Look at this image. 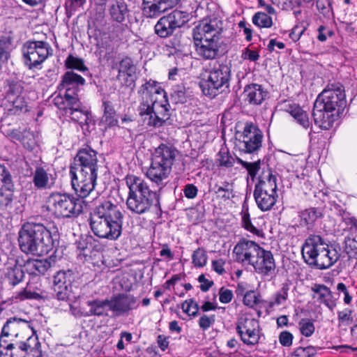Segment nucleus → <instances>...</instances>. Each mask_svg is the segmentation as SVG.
<instances>
[{
	"instance_id": "f257e3e1",
	"label": "nucleus",
	"mask_w": 357,
	"mask_h": 357,
	"mask_svg": "<svg viewBox=\"0 0 357 357\" xmlns=\"http://www.w3.org/2000/svg\"><path fill=\"white\" fill-rule=\"evenodd\" d=\"M138 93L140 96L139 115L149 126L160 127L169 119V103L166 93L160 84L150 79L142 84Z\"/></svg>"
},
{
	"instance_id": "f03ea898",
	"label": "nucleus",
	"mask_w": 357,
	"mask_h": 357,
	"mask_svg": "<svg viewBox=\"0 0 357 357\" xmlns=\"http://www.w3.org/2000/svg\"><path fill=\"white\" fill-rule=\"evenodd\" d=\"M123 215L110 201L99 204L91 213L90 227L99 238L110 241L119 238L122 232Z\"/></svg>"
},
{
	"instance_id": "7ed1b4c3",
	"label": "nucleus",
	"mask_w": 357,
	"mask_h": 357,
	"mask_svg": "<svg viewBox=\"0 0 357 357\" xmlns=\"http://www.w3.org/2000/svg\"><path fill=\"white\" fill-rule=\"evenodd\" d=\"M236 260L253 267L262 278L274 274L276 264L272 252L261 248L252 241L240 240L234 248Z\"/></svg>"
},
{
	"instance_id": "20e7f679",
	"label": "nucleus",
	"mask_w": 357,
	"mask_h": 357,
	"mask_svg": "<svg viewBox=\"0 0 357 357\" xmlns=\"http://www.w3.org/2000/svg\"><path fill=\"white\" fill-rule=\"evenodd\" d=\"M222 22L217 18L204 20L193 29L196 52L204 59H213L218 54Z\"/></svg>"
},
{
	"instance_id": "39448f33",
	"label": "nucleus",
	"mask_w": 357,
	"mask_h": 357,
	"mask_svg": "<svg viewBox=\"0 0 357 357\" xmlns=\"http://www.w3.org/2000/svg\"><path fill=\"white\" fill-rule=\"evenodd\" d=\"M301 252L306 263L319 269L330 268L339 259L337 251L330 248L319 235H310L306 238Z\"/></svg>"
},
{
	"instance_id": "423d86ee",
	"label": "nucleus",
	"mask_w": 357,
	"mask_h": 357,
	"mask_svg": "<svg viewBox=\"0 0 357 357\" xmlns=\"http://www.w3.org/2000/svg\"><path fill=\"white\" fill-rule=\"evenodd\" d=\"M129 195L128 208L137 214H143L151 210L160 211V202L156 192L151 190L145 180H127Z\"/></svg>"
},
{
	"instance_id": "0eeeda50",
	"label": "nucleus",
	"mask_w": 357,
	"mask_h": 357,
	"mask_svg": "<svg viewBox=\"0 0 357 357\" xmlns=\"http://www.w3.org/2000/svg\"><path fill=\"white\" fill-rule=\"evenodd\" d=\"M57 238L56 231L52 234L43 225L24 224V247L26 252L39 255L47 254L53 248Z\"/></svg>"
},
{
	"instance_id": "6e6552de",
	"label": "nucleus",
	"mask_w": 357,
	"mask_h": 357,
	"mask_svg": "<svg viewBox=\"0 0 357 357\" xmlns=\"http://www.w3.org/2000/svg\"><path fill=\"white\" fill-rule=\"evenodd\" d=\"M84 202L67 194L53 193L47 199V208L58 218L76 217L82 212Z\"/></svg>"
},
{
	"instance_id": "1a4fd4ad",
	"label": "nucleus",
	"mask_w": 357,
	"mask_h": 357,
	"mask_svg": "<svg viewBox=\"0 0 357 357\" xmlns=\"http://www.w3.org/2000/svg\"><path fill=\"white\" fill-rule=\"evenodd\" d=\"M230 70L227 66H219L203 75L199 86L206 96L215 97L220 90L229 87Z\"/></svg>"
},
{
	"instance_id": "9d476101",
	"label": "nucleus",
	"mask_w": 357,
	"mask_h": 357,
	"mask_svg": "<svg viewBox=\"0 0 357 357\" xmlns=\"http://www.w3.org/2000/svg\"><path fill=\"white\" fill-rule=\"evenodd\" d=\"M176 150L172 146L160 144L155 149L152 157L151 167L149 174L152 178L167 177L172 169Z\"/></svg>"
},
{
	"instance_id": "9b49d317",
	"label": "nucleus",
	"mask_w": 357,
	"mask_h": 357,
	"mask_svg": "<svg viewBox=\"0 0 357 357\" xmlns=\"http://www.w3.org/2000/svg\"><path fill=\"white\" fill-rule=\"evenodd\" d=\"M236 146L244 153H252L261 146L263 135L257 126L252 123H247L243 131L235 134Z\"/></svg>"
},
{
	"instance_id": "f8f14e48",
	"label": "nucleus",
	"mask_w": 357,
	"mask_h": 357,
	"mask_svg": "<svg viewBox=\"0 0 357 357\" xmlns=\"http://www.w3.org/2000/svg\"><path fill=\"white\" fill-rule=\"evenodd\" d=\"M346 105L344 90L342 86L332 85L325 89L317 98L314 105L317 108L335 112Z\"/></svg>"
},
{
	"instance_id": "ddd939ff",
	"label": "nucleus",
	"mask_w": 357,
	"mask_h": 357,
	"mask_svg": "<svg viewBox=\"0 0 357 357\" xmlns=\"http://www.w3.org/2000/svg\"><path fill=\"white\" fill-rule=\"evenodd\" d=\"M276 180H259L255 185L254 196L261 211H269L275 205L278 198Z\"/></svg>"
},
{
	"instance_id": "4468645a",
	"label": "nucleus",
	"mask_w": 357,
	"mask_h": 357,
	"mask_svg": "<svg viewBox=\"0 0 357 357\" xmlns=\"http://www.w3.org/2000/svg\"><path fill=\"white\" fill-rule=\"evenodd\" d=\"M188 21L189 14L187 12L174 10L158 21L155 25V32L161 38H167Z\"/></svg>"
},
{
	"instance_id": "2eb2a0df",
	"label": "nucleus",
	"mask_w": 357,
	"mask_h": 357,
	"mask_svg": "<svg viewBox=\"0 0 357 357\" xmlns=\"http://www.w3.org/2000/svg\"><path fill=\"white\" fill-rule=\"evenodd\" d=\"M236 330L243 342L255 345L260 339V326L258 320L250 314H243L238 320Z\"/></svg>"
},
{
	"instance_id": "dca6fc26",
	"label": "nucleus",
	"mask_w": 357,
	"mask_h": 357,
	"mask_svg": "<svg viewBox=\"0 0 357 357\" xmlns=\"http://www.w3.org/2000/svg\"><path fill=\"white\" fill-rule=\"evenodd\" d=\"M24 48L25 63L30 69L42 63L48 56L49 50L45 43L42 41L28 42Z\"/></svg>"
},
{
	"instance_id": "f3484780",
	"label": "nucleus",
	"mask_w": 357,
	"mask_h": 357,
	"mask_svg": "<svg viewBox=\"0 0 357 357\" xmlns=\"http://www.w3.org/2000/svg\"><path fill=\"white\" fill-rule=\"evenodd\" d=\"M180 0H142V11L144 16L155 18L176 6Z\"/></svg>"
},
{
	"instance_id": "a211bd4d",
	"label": "nucleus",
	"mask_w": 357,
	"mask_h": 357,
	"mask_svg": "<svg viewBox=\"0 0 357 357\" xmlns=\"http://www.w3.org/2000/svg\"><path fill=\"white\" fill-rule=\"evenodd\" d=\"M109 300V310L113 312L115 315L120 316L132 309L136 304L135 298L128 294H118L111 297Z\"/></svg>"
},
{
	"instance_id": "6ab92c4d",
	"label": "nucleus",
	"mask_w": 357,
	"mask_h": 357,
	"mask_svg": "<svg viewBox=\"0 0 357 357\" xmlns=\"http://www.w3.org/2000/svg\"><path fill=\"white\" fill-rule=\"evenodd\" d=\"M236 160L238 163L246 169L248 174L251 178H255L257 175H259L258 178H274L268 166L261 164L260 160L249 162L239 158H236Z\"/></svg>"
},
{
	"instance_id": "aec40b11",
	"label": "nucleus",
	"mask_w": 357,
	"mask_h": 357,
	"mask_svg": "<svg viewBox=\"0 0 357 357\" xmlns=\"http://www.w3.org/2000/svg\"><path fill=\"white\" fill-rule=\"evenodd\" d=\"M136 68L129 57L123 59L119 65L117 79L123 85L131 86L135 79Z\"/></svg>"
},
{
	"instance_id": "412c9836",
	"label": "nucleus",
	"mask_w": 357,
	"mask_h": 357,
	"mask_svg": "<svg viewBox=\"0 0 357 357\" xmlns=\"http://www.w3.org/2000/svg\"><path fill=\"white\" fill-rule=\"evenodd\" d=\"M311 291L313 299L325 305L330 310H332L336 306L333 293L326 285L315 283L311 287Z\"/></svg>"
},
{
	"instance_id": "4be33fe9",
	"label": "nucleus",
	"mask_w": 357,
	"mask_h": 357,
	"mask_svg": "<svg viewBox=\"0 0 357 357\" xmlns=\"http://www.w3.org/2000/svg\"><path fill=\"white\" fill-rule=\"evenodd\" d=\"M54 288L59 300L64 301L68 296L69 287L71 284L70 271H59L54 276Z\"/></svg>"
},
{
	"instance_id": "5701e85b",
	"label": "nucleus",
	"mask_w": 357,
	"mask_h": 357,
	"mask_svg": "<svg viewBox=\"0 0 357 357\" xmlns=\"http://www.w3.org/2000/svg\"><path fill=\"white\" fill-rule=\"evenodd\" d=\"M54 259H43L38 257L29 258L24 263V268L29 275H43L52 266Z\"/></svg>"
},
{
	"instance_id": "b1692460",
	"label": "nucleus",
	"mask_w": 357,
	"mask_h": 357,
	"mask_svg": "<svg viewBox=\"0 0 357 357\" xmlns=\"http://www.w3.org/2000/svg\"><path fill=\"white\" fill-rule=\"evenodd\" d=\"M85 84V79L73 71H68L62 76L59 85V89H65L66 93L72 92V95L77 94L79 86Z\"/></svg>"
},
{
	"instance_id": "393cba45",
	"label": "nucleus",
	"mask_w": 357,
	"mask_h": 357,
	"mask_svg": "<svg viewBox=\"0 0 357 357\" xmlns=\"http://www.w3.org/2000/svg\"><path fill=\"white\" fill-rule=\"evenodd\" d=\"M313 117L315 124L322 129L328 130L333 126L337 115L334 112L317 108L314 105Z\"/></svg>"
},
{
	"instance_id": "a878e982",
	"label": "nucleus",
	"mask_w": 357,
	"mask_h": 357,
	"mask_svg": "<svg viewBox=\"0 0 357 357\" xmlns=\"http://www.w3.org/2000/svg\"><path fill=\"white\" fill-rule=\"evenodd\" d=\"M54 105L59 109L68 114L71 108H77L80 104L77 94L72 95L71 93H65L64 96L58 95L54 98Z\"/></svg>"
},
{
	"instance_id": "bb28decb",
	"label": "nucleus",
	"mask_w": 357,
	"mask_h": 357,
	"mask_svg": "<svg viewBox=\"0 0 357 357\" xmlns=\"http://www.w3.org/2000/svg\"><path fill=\"white\" fill-rule=\"evenodd\" d=\"M102 107L103 114L100 119V124L104 126L105 128L118 126L116 112L112 102L107 100H103Z\"/></svg>"
},
{
	"instance_id": "cd10ccee",
	"label": "nucleus",
	"mask_w": 357,
	"mask_h": 357,
	"mask_svg": "<svg viewBox=\"0 0 357 357\" xmlns=\"http://www.w3.org/2000/svg\"><path fill=\"white\" fill-rule=\"evenodd\" d=\"M243 93L245 100L253 105H260L266 96V92L262 86L257 84L247 86Z\"/></svg>"
},
{
	"instance_id": "c85d7f7f",
	"label": "nucleus",
	"mask_w": 357,
	"mask_h": 357,
	"mask_svg": "<svg viewBox=\"0 0 357 357\" xmlns=\"http://www.w3.org/2000/svg\"><path fill=\"white\" fill-rule=\"evenodd\" d=\"M241 223L243 227L253 235L261 236L263 234L262 229L256 222L255 218L251 219L248 206L243 205L241 211Z\"/></svg>"
},
{
	"instance_id": "c756f323",
	"label": "nucleus",
	"mask_w": 357,
	"mask_h": 357,
	"mask_svg": "<svg viewBox=\"0 0 357 357\" xmlns=\"http://www.w3.org/2000/svg\"><path fill=\"white\" fill-rule=\"evenodd\" d=\"M12 324L10 319L8 320L3 325L0 335V355H2L4 350L8 351L14 349V344L10 342V337H17V333H11L10 331V325Z\"/></svg>"
},
{
	"instance_id": "7c9ffc66",
	"label": "nucleus",
	"mask_w": 357,
	"mask_h": 357,
	"mask_svg": "<svg viewBox=\"0 0 357 357\" xmlns=\"http://www.w3.org/2000/svg\"><path fill=\"white\" fill-rule=\"evenodd\" d=\"M126 3L121 1H113L109 8V13L112 19L117 22H122L128 14Z\"/></svg>"
},
{
	"instance_id": "2f4dec72",
	"label": "nucleus",
	"mask_w": 357,
	"mask_h": 357,
	"mask_svg": "<svg viewBox=\"0 0 357 357\" xmlns=\"http://www.w3.org/2000/svg\"><path fill=\"white\" fill-rule=\"evenodd\" d=\"M285 110L304 128H309L310 123L308 116L298 105L289 104Z\"/></svg>"
},
{
	"instance_id": "473e14b6",
	"label": "nucleus",
	"mask_w": 357,
	"mask_h": 357,
	"mask_svg": "<svg viewBox=\"0 0 357 357\" xmlns=\"http://www.w3.org/2000/svg\"><path fill=\"white\" fill-rule=\"evenodd\" d=\"M96 165H77L71 166L70 174L72 178H77V172H79V176L89 177V178H97Z\"/></svg>"
},
{
	"instance_id": "72a5a7b5",
	"label": "nucleus",
	"mask_w": 357,
	"mask_h": 357,
	"mask_svg": "<svg viewBox=\"0 0 357 357\" xmlns=\"http://www.w3.org/2000/svg\"><path fill=\"white\" fill-rule=\"evenodd\" d=\"M96 180H71L75 192L82 197H87L95 188Z\"/></svg>"
},
{
	"instance_id": "f704fd0d",
	"label": "nucleus",
	"mask_w": 357,
	"mask_h": 357,
	"mask_svg": "<svg viewBox=\"0 0 357 357\" xmlns=\"http://www.w3.org/2000/svg\"><path fill=\"white\" fill-rule=\"evenodd\" d=\"M87 305L90 307V314L98 317L108 315L110 305L109 299L89 301Z\"/></svg>"
},
{
	"instance_id": "c9c22d12",
	"label": "nucleus",
	"mask_w": 357,
	"mask_h": 357,
	"mask_svg": "<svg viewBox=\"0 0 357 357\" xmlns=\"http://www.w3.org/2000/svg\"><path fill=\"white\" fill-rule=\"evenodd\" d=\"M75 160L79 162V165H97V153L90 147H86L79 151Z\"/></svg>"
},
{
	"instance_id": "e433bc0d",
	"label": "nucleus",
	"mask_w": 357,
	"mask_h": 357,
	"mask_svg": "<svg viewBox=\"0 0 357 357\" xmlns=\"http://www.w3.org/2000/svg\"><path fill=\"white\" fill-rule=\"evenodd\" d=\"M12 180H0V205L7 206L12 201L13 192L10 187Z\"/></svg>"
},
{
	"instance_id": "4c0bfd02",
	"label": "nucleus",
	"mask_w": 357,
	"mask_h": 357,
	"mask_svg": "<svg viewBox=\"0 0 357 357\" xmlns=\"http://www.w3.org/2000/svg\"><path fill=\"white\" fill-rule=\"evenodd\" d=\"M82 104L80 103L77 108H71L69 110L68 114L71 119L74 121L79 123L81 125L88 124L89 120V113L87 111L81 109Z\"/></svg>"
},
{
	"instance_id": "58836bf2",
	"label": "nucleus",
	"mask_w": 357,
	"mask_h": 357,
	"mask_svg": "<svg viewBox=\"0 0 357 357\" xmlns=\"http://www.w3.org/2000/svg\"><path fill=\"white\" fill-rule=\"evenodd\" d=\"M252 22L259 28H270L273 25L271 17L263 12L255 13L252 18Z\"/></svg>"
},
{
	"instance_id": "ea45409f",
	"label": "nucleus",
	"mask_w": 357,
	"mask_h": 357,
	"mask_svg": "<svg viewBox=\"0 0 357 357\" xmlns=\"http://www.w3.org/2000/svg\"><path fill=\"white\" fill-rule=\"evenodd\" d=\"M65 66L68 69H75L79 71L84 72L87 70L86 66L84 65V61L75 57L73 55H69L65 61Z\"/></svg>"
},
{
	"instance_id": "a19ab883",
	"label": "nucleus",
	"mask_w": 357,
	"mask_h": 357,
	"mask_svg": "<svg viewBox=\"0 0 357 357\" xmlns=\"http://www.w3.org/2000/svg\"><path fill=\"white\" fill-rule=\"evenodd\" d=\"M208 257L206 251L202 248H199L196 250L194 251L192 255V264L196 267H204L206 265Z\"/></svg>"
},
{
	"instance_id": "79ce46f5",
	"label": "nucleus",
	"mask_w": 357,
	"mask_h": 357,
	"mask_svg": "<svg viewBox=\"0 0 357 357\" xmlns=\"http://www.w3.org/2000/svg\"><path fill=\"white\" fill-rule=\"evenodd\" d=\"M271 3L284 10H291L299 7L301 0H270Z\"/></svg>"
},
{
	"instance_id": "37998d69",
	"label": "nucleus",
	"mask_w": 357,
	"mask_h": 357,
	"mask_svg": "<svg viewBox=\"0 0 357 357\" xmlns=\"http://www.w3.org/2000/svg\"><path fill=\"white\" fill-rule=\"evenodd\" d=\"M289 290V285L287 283L282 284L281 289L275 294L271 305H279L284 303L287 299Z\"/></svg>"
},
{
	"instance_id": "c03bdc74",
	"label": "nucleus",
	"mask_w": 357,
	"mask_h": 357,
	"mask_svg": "<svg viewBox=\"0 0 357 357\" xmlns=\"http://www.w3.org/2000/svg\"><path fill=\"white\" fill-rule=\"evenodd\" d=\"M317 353V349L312 346L307 347H298L291 354L289 357H312Z\"/></svg>"
},
{
	"instance_id": "a18cd8bd",
	"label": "nucleus",
	"mask_w": 357,
	"mask_h": 357,
	"mask_svg": "<svg viewBox=\"0 0 357 357\" xmlns=\"http://www.w3.org/2000/svg\"><path fill=\"white\" fill-rule=\"evenodd\" d=\"M216 188L215 192L217 193L224 192L222 195L223 197L230 198L233 197V183L229 182H222L220 184H217L215 187Z\"/></svg>"
},
{
	"instance_id": "49530a36",
	"label": "nucleus",
	"mask_w": 357,
	"mask_h": 357,
	"mask_svg": "<svg viewBox=\"0 0 357 357\" xmlns=\"http://www.w3.org/2000/svg\"><path fill=\"white\" fill-rule=\"evenodd\" d=\"M299 329L302 335L305 337H310L314 332V326L309 319H302L299 322Z\"/></svg>"
},
{
	"instance_id": "de8ad7c7",
	"label": "nucleus",
	"mask_w": 357,
	"mask_h": 357,
	"mask_svg": "<svg viewBox=\"0 0 357 357\" xmlns=\"http://www.w3.org/2000/svg\"><path fill=\"white\" fill-rule=\"evenodd\" d=\"M321 213L314 208L306 209L301 213V218L306 224H311L314 222Z\"/></svg>"
},
{
	"instance_id": "09e8293b",
	"label": "nucleus",
	"mask_w": 357,
	"mask_h": 357,
	"mask_svg": "<svg viewBox=\"0 0 357 357\" xmlns=\"http://www.w3.org/2000/svg\"><path fill=\"white\" fill-rule=\"evenodd\" d=\"M181 308L189 316H196L198 312V305L192 299L185 301L181 305Z\"/></svg>"
},
{
	"instance_id": "8fccbe9b",
	"label": "nucleus",
	"mask_w": 357,
	"mask_h": 357,
	"mask_svg": "<svg viewBox=\"0 0 357 357\" xmlns=\"http://www.w3.org/2000/svg\"><path fill=\"white\" fill-rule=\"evenodd\" d=\"M259 302V295L255 291H247L244 294L243 303L250 307H253Z\"/></svg>"
},
{
	"instance_id": "3c124183",
	"label": "nucleus",
	"mask_w": 357,
	"mask_h": 357,
	"mask_svg": "<svg viewBox=\"0 0 357 357\" xmlns=\"http://www.w3.org/2000/svg\"><path fill=\"white\" fill-rule=\"evenodd\" d=\"M10 283L13 286H15L22 280V269L21 266H16L14 269L8 273Z\"/></svg>"
},
{
	"instance_id": "603ef678",
	"label": "nucleus",
	"mask_w": 357,
	"mask_h": 357,
	"mask_svg": "<svg viewBox=\"0 0 357 357\" xmlns=\"http://www.w3.org/2000/svg\"><path fill=\"white\" fill-rule=\"evenodd\" d=\"M234 162V158L228 152L221 151L220 153L219 163L220 166L230 167Z\"/></svg>"
},
{
	"instance_id": "864d4df0",
	"label": "nucleus",
	"mask_w": 357,
	"mask_h": 357,
	"mask_svg": "<svg viewBox=\"0 0 357 357\" xmlns=\"http://www.w3.org/2000/svg\"><path fill=\"white\" fill-rule=\"evenodd\" d=\"M215 322V316L203 315L199 318V327L206 331L211 327Z\"/></svg>"
},
{
	"instance_id": "5fc2aeb1",
	"label": "nucleus",
	"mask_w": 357,
	"mask_h": 357,
	"mask_svg": "<svg viewBox=\"0 0 357 357\" xmlns=\"http://www.w3.org/2000/svg\"><path fill=\"white\" fill-rule=\"evenodd\" d=\"M233 298V293L231 290L222 287L219 291V300L222 303H229Z\"/></svg>"
},
{
	"instance_id": "6e6d98bb",
	"label": "nucleus",
	"mask_w": 357,
	"mask_h": 357,
	"mask_svg": "<svg viewBox=\"0 0 357 357\" xmlns=\"http://www.w3.org/2000/svg\"><path fill=\"white\" fill-rule=\"evenodd\" d=\"M279 341L284 347H290L292 344L293 335L288 331H283L280 334Z\"/></svg>"
},
{
	"instance_id": "4d7b16f0",
	"label": "nucleus",
	"mask_w": 357,
	"mask_h": 357,
	"mask_svg": "<svg viewBox=\"0 0 357 357\" xmlns=\"http://www.w3.org/2000/svg\"><path fill=\"white\" fill-rule=\"evenodd\" d=\"M242 58L251 61H256L259 58V53L256 50L245 48L242 53Z\"/></svg>"
},
{
	"instance_id": "13d9d810",
	"label": "nucleus",
	"mask_w": 357,
	"mask_h": 357,
	"mask_svg": "<svg viewBox=\"0 0 357 357\" xmlns=\"http://www.w3.org/2000/svg\"><path fill=\"white\" fill-rule=\"evenodd\" d=\"M317 9L324 15H327L331 10L328 0H317L316 3Z\"/></svg>"
},
{
	"instance_id": "bf43d9fd",
	"label": "nucleus",
	"mask_w": 357,
	"mask_h": 357,
	"mask_svg": "<svg viewBox=\"0 0 357 357\" xmlns=\"http://www.w3.org/2000/svg\"><path fill=\"white\" fill-rule=\"evenodd\" d=\"M352 311L346 308L342 311L338 312V319L342 323H346L352 321Z\"/></svg>"
},
{
	"instance_id": "052dcab7",
	"label": "nucleus",
	"mask_w": 357,
	"mask_h": 357,
	"mask_svg": "<svg viewBox=\"0 0 357 357\" xmlns=\"http://www.w3.org/2000/svg\"><path fill=\"white\" fill-rule=\"evenodd\" d=\"M198 281L200 282V289L202 291H207L213 284V282L206 278L203 274L198 277Z\"/></svg>"
},
{
	"instance_id": "680f3d73",
	"label": "nucleus",
	"mask_w": 357,
	"mask_h": 357,
	"mask_svg": "<svg viewBox=\"0 0 357 357\" xmlns=\"http://www.w3.org/2000/svg\"><path fill=\"white\" fill-rule=\"evenodd\" d=\"M225 261L222 259H219L212 261L213 269L219 275H222L225 272L224 268Z\"/></svg>"
},
{
	"instance_id": "e2e57ef3",
	"label": "nucleus",
	"mask_w": 357,
	"mask_h": 357,
	"mask_svg": "<svg viewBox=\"0 0 357 357\" xmlns=\"http://www.w3.org/2000/svg\"><path fill=\"white\" fill-rule=\"evenodd\" d=\"M185 196L189 199H193L197 194V188L192 184H188L184 189Z\"/></svg>"
},
{
	"instance_id": "0e129e2a",
	"label": "nucleus",
	"mask_w": 357,
	"mask_h": 357,
	"mask_svg": "<svg viewBox=\"0 0 357 357\" xmlns=\"http://www.w3.org/2000/svg\"><path fill=\"white\" fill-rule=\"evenodd\" d=\"M35 186L39 189H47L50 188L53 185L54 182L51 180H33Z\"/></svg>"
},
{
	"instance_id": "69168bd1",
	"label": "nucleus",
	"mask_w": 357,
	"mask_h": 357,
	"mask_svg": "<svg viewBox=\"0 0 357 357\" xmlns=\"http://www.w3.org/2000/svg\"><path fill=\"white\" fill-rule=\"evenodd\" d=\"M85 0H66V5L71 10H75L82 6Z\"/></svg>"
},
{
	"instance_id": "338daca9",
	"label": "nucleus",
	"mask_w": 357,
	"mask_h": 357,
	"mask_svg": "<svg viewBox=\"0 0 357 357\" xmlns=\"http://www.w3.org/2000/svg\"><path fill=\"white\" fill-rule=\"evenodd\" d=\"M8 135L14 141H17L20 142L22 141V132L20 130H11Z\"/></svg>"
},
{
	"instance_id": "774afa93",
	"label": "nucleus",
	"mask_w": 357,
	"mask_h": 357,
	"mask_svg": "<svg viewBox=\"0 0 357 357\" xmlns=\"http://www.w3.org/2000/svg\"><path fill=\"white\" fill-rule=\"evenodd\" d=\"M275 46L280 50L284 48V44L282 42H278L275 39H271L268 45V49L270 51H273Z\"/></svg>"
}]
</instances>
